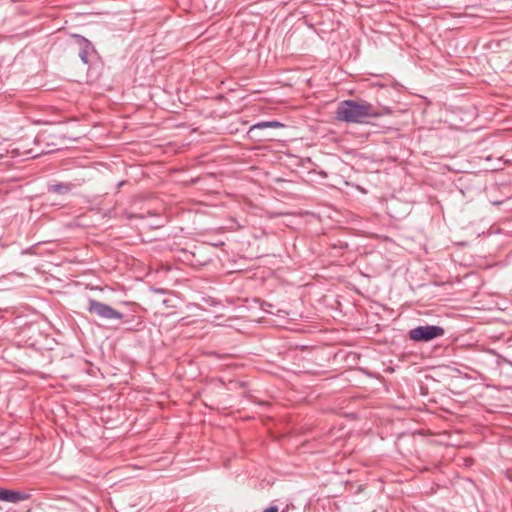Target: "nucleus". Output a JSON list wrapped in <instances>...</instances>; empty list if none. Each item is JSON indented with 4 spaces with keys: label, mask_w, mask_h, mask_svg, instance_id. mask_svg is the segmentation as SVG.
I'll list each match as a JSON object with an SVG mask.
<instances>
[{
    "label": "nucleus",
    "mask_w": 512,
    "mask_h": 512,
    "mask_svg": "<svg viewBox=\"0 0 512 512\" xmlns=\"http://www.w3.org/2000/svg\"><path fill=\"white\" fill-rule=\"evenodd\" d=\"M380 115L371 103L365 101L344 100L336 111V119L346 123H364L368 118Z\"/></svg>",
    "instance_id": "nucleus-1"
},
{
    "label": "nucleus",
    "mask_w": 512,
    "mask_h": 512,
    "mask_svg": "<svg viewBox=\"0 0 512 512\" xmlns=\"http://www.w3.org/2000/svg\"><path fill=\"white\" fill-rule=\"evenodd\" d=\"M445 330L436 325L418 326L409 331V338L415 342H428L435 338L442 337Z\"/></svg>",
    "instance_id": "nucleus-2"
},
{
    "label": "nucleus",
    "mask_w": 512,
    "mask_h": 512,
    "mask_svg": "<svg viewBox=\"0 0 512 512\" xmlns=\"http://www.w3.org/2000/svg\"><path fill=\"white\" fill-rule=\"evenodd\" d=\"M87 310L90 313L95 314L102 319H107V320L123 319V314L121 312L117 311L116 309H114L113 307H111L108 304H105L103 302H100V301H97L94 299L88 300Z\"/></svg>",
    "instance_id": "nucleus-3"
},
{
    "label": "nucleus",
    "mask_w": 512,
    "mask_h": 512,
    "mask_svg": "<svg viewBox=\"0 0 512 512\" xmlns=\"http://www.w3.org/2000/svg\"><path fill=\"white\" fill-rule=\"evenodd\" d=\"M76 44L79 46V57L84 64H88L89 55L94 52L92 44L84 37L80 35L74 36Z\"/></svg>",
    "instance_id": "nucleus-4"
},
{
    "label": "nucleus",
    "mask_w": 512,
    "mask_h": 512,
    "mask_svg": "<svg viewBox=\"0 0 512 512\" xmlns=\"http://www.w3.org/2000/svg\"><path fill=\"white\" fill-rule=\"evenodd\" d=\"M24 499V495L18 491L0 488V500L8 503H17Z\"/></svg>",
    "instance_id": "nucleus-5"
},
{
    "label": "nucleus",
    "mask_w": 512,
    "mask_h": 512,
    "mask_svg": "<svg viewBox=\"0 0 512 512\" xmlns=\"http://www.w3.org/2000/svg\"><path fill=\"white\" fill-rule=\"evenodd\" d=\"M72 185L69 183L51 184L48 186V191L55 194H66L70 192Z\"/></svg>",
    "instance_id": "nucleus-6"
},
{
    "label": "nucleus",
    "mask_w": 512,
    "mask_h": 512,
    "mask_svg": "<svg viewBox=\"0 0 512 512\" xmlns=\"http://www.w3.org/2000/svg\"><path fill=\"white\" fill-rule=\"evenodd\" d=\"M283 127V124L278 121H263L258 122L251 126L250 132H253L255 130L265 129V128H280Z\"/></svg>",
    "instance_id": "nucleus-7"
},
{
    "label": "nucleus",
    "mask_w": 512,
    "mask_h": 512,
    "mask_svg": "<svg viewBox=\"0 0 512 512\" xmlns=\"http://www.w3.org/2000/svg\"><path fill=\"white\" fill-rule=\"evenodd\" d=\"M263 512H278V508L276 506H271L265 509Z\"/></svg>",
    "instance_id": "nucleus-8"
}]
</instances>
